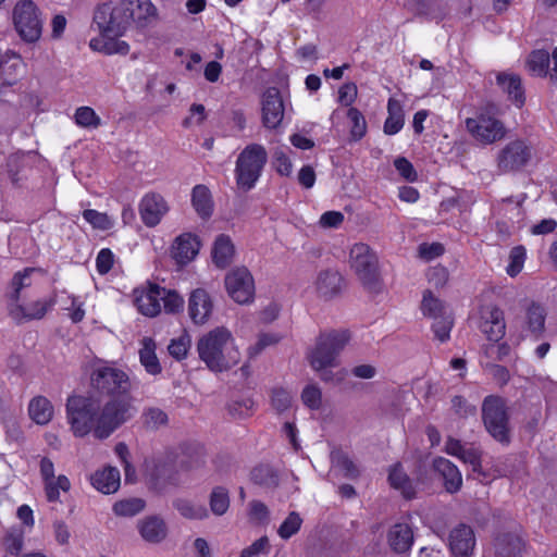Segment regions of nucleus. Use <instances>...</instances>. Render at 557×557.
<instances>
[{"label":"nucleus","mask_w":557,"mask_h":557,"mask_svg":"<svg viewBox=\"0 0 557 557\" xmlns=\"http://www.w3.org/2000/svg\"><path fill=\"white\" fill-rule=\"evenodd\" d=\"M121 475L115 467L107 466L90 475L91 485L102 494H113L120 487Z\"/></svg>","instance_id":"393cba45"},{"label":"nucleus","mask_w":557,"mask_h":557,"mask_svg":"<svg viewBox=\"0 0 557 557\" xmlns=\"http://www.w3.org/2000/svg\"><path fill=\"white\" fill-rule=\"evenodd\" d=\"M114 261L115 256L110 248L100 249L96 258V270L98 274H108L112 270Z\"/></svg>","instance_id":"0e129e2a"},{"label":"nucleus","mask_w":557,"mask_h":557,"mask_svg":"<svg viewBox=\"0 0 557 557\" xmlns=\"http://www.w3.org/2000/svg\"><path fill=\"white\" fill-rule=\"evenodd\" d=\"M250 480L253 484L268 488L276 487L280 481L276 471L267 465L256 466L250 472Z\"/></svg>","instance_id":"ea45409f"},{"label":"nucleus","mask_w":557,"mask_h":557,"mask_svg":"<svg viewBox=\"0 0 557 557\" xmlns=\"http://www.w3.org/2000/svg\"><path fill=\"white\" fill-rule=\"evenodd\" d=\"M268 162V152L261 144L247 145L237 156L234 175L237 188L244 193L253 189Z\"/></svg>","instance_id":"423d86ee"},{"label":"nucleus","mask_w":557,"mask_h":557,"mask_svg":"<svg viewBox=\"0 0 557 557\" xmlns=\"http://www.w3.org/2000/svg\"><path fill=\"white\" fill-rule=\"evenodd\" d=\"M350 267L362 286L370 293L382 290L379 258L371 247L363 243L355 244L349 253Z\"/></svg>","instance_id":"0eeeda50"},{"label":"nucleus","mask_w":557,"mask_h":557,"mask_svg":"<svg viewBox=\"0 0 557 557\" xmlns=\"http://www.w3.org/2000/svg\"><path fill=\"white\" fill-rule=\"evenodd\" d=\"M497 85L507 94L508 99L517 107L525 103L524 88L521 78L517 74L499 73L496 77Z\"/></svg>","instance_id":"5701e85b"},{"label":"nucleus","mask_w":557,"mask_h":557,"mask_svg":"<svg viewBox=\"0 0 557 557\" xmlns=\"http://www.w3.org/2000/svg\"><path fill=\"white\" fill-rule=\"evenodd\" d=\"M173 507L182 517L189 520H203L209 517V511L205 505L195 504L186 498H176Z\"/></svg>","instance_id":"4c0bfd02"},{"label":"nucleus","mask_w":557,"mask_h":557,"mask_svg":"<svg viewBox=\"0 0 557 557\" xmlns=\"http://www.w3.org/2000/svg\"><path fill=\"white\" fill-rule=\"evenodd\" d=\"M75 123L85 128H97L101 125V120L90 107H79L75 111Z\"/></svg>","instance_id":"603ef678"},{"label":"nucleus","mask_w":557,"mask_h":557,"mask_svg":"<svg viewBox=\"0 0 557 557\" xmlns=\"http://www.w3.org/2000/svg\"><path fill=\"white\" fill-rule=\"evenodd\" d=\"M420 310L423 317L429 319L438 318L446 313L451 312L446 302L441 298L434 296L431 289H425L422 293V300L420 304Z\"/></svg>","instance_id":"e433bc0d"},{"label":"nucleus","mask_w":557,"mask_h":557,"mask_svg":"<svg viewBox=\"0 0 557 557\" xmlns=\"http://www.w3.org/2000/svg\"><path fill=\"white\" fill-rule=\"evenodd\" d=\"M5 552L11 556H18L24 546V532L20 529H10L3 537Z\"/></svg>","instance_id":"8fccbe9b"},{"label":"nucleus","mask_w":557,"mask_h":557,"mask_svg":"<svg viewBox=\"0 0 557 557\" xmlns=\"http://www.w3.org/2000/svg\"><path fill=\"white\" fill-rule=\"evenodd\" d=\"M207 119L206 108L201 103H193L189 108V115L186 116L182 126L184 128H189L193 124L200 125Z\"/></svg>","instance_id":"338daca9"},{"label":"nucleus","mask_w":557,"mask_h":557,"mask_svg":"<svg viewBox=\"0 0 557 557\" xmlns=\"http://www.w3.org/2000/svg\"><path fill=\"white\" fill-rule=\"evenodd\" d=\"M197 351L201 361L213 372H223L239 361V351L234 347L231 332L215 327L199 338Z\"/></svg>","instance_id":"20e7f679"},{"label":"nucleus","mask_w":557,"mask_h":557,"mask_svg":"<svg viewBox=\"0 0 557 557\" xmlns=\"http://www.w3.org/2000/svg\"><path fill=\"white\" fill-rule=\"evenodd\" d=\"M431 329L434 333L436 339L441 343H445L450 338V332L454 326V315L453 312L446 313L444 315H440L438 318L432 319Z\"/></svg>","instance_id":"c03bdc74"},{"label":"nucleus","mask_w":557,"mask_h":557,"mask_svg":"<svg viewBox=\"0 0 557 557\" xmlns=\"http://www.w3.org/2000/svg\"><path fill=\"white\" fill-rule=\"evenodd\" d=\"M347 117L350 122V139L352 141L361 140L367 134V122L361 111L355 107L347 110Z\"/></svg>","instance_id":"79ce46f5"},{"label":"nucleus","mask_w":557,"mask_h":557,"mask_svg":"<svg viewBox=\"0 0 557 557\" xmlns=\"http://www.w3.org/2000/svg\"><path fill=\"white\" fill-rule=\"evenodd\" d=\"M39 473L44 484V492L48 503L60 502V492H70L72 484L65 474H54V463L49 457L39 461Z\"/></svg>","instance_id":"ddd939ff"},{"label":"nucleus","mask_w":557,"mask_h":557,"mask_svg":"<svg viewBox=\"0 0 557 557\" xmlns=\"http://www.w3.org/2000/svg\"><path fill=\"white\" fill-rule=\"evenodd\" d=\"M482 419L488 434L497 442L510 443L509 416L504 399L490 395L482 404Z\"/></svg>","instance_id":"6e6552de"},{"label":"nucleus","mask_w":557,"mask_h":557,"mask_svg":"<svg viewBox=\"0 0 557 557\" xmlns=\"http://www.w3.org/2000/svg\"><path fill=\"white\" fill-rule=\"evenodd\" d=\"M139 533L145 541L159 543L166 536L165 522L156 516L148 517L140 522Z\"/></svg>","instance_id":"c9c22d12"},{"label":"nucleus","mask_w":557,"mask_h":557,"mask_svg":"<svg viewBox=\"0 0 557 557\" xmlns=\"http://www.w3.org/2000/svg\"><path fill=\"white\" fill-rule=\"evenodd\" d=\"M234 255L235 247L231 237L225 234L216 236L211 251L214 265L220 269L227 268L232 263Z\"/></svg>","instance_id":"2f4dec72"},{"label":"nucleus","mask_w":557,"mask_h":557,"mask_svg":"<svg viewBox=\"0 0 557 557\" xmlns=\"http://www.w3.org/2000/svg\"><path fill=\"white\" fill-rule=\"evenodd\" d=\"M302 518L296 511H290L277 529L282 540H288L297 534L302 525Z\"/></svg>","instance_id":"09e8293b"},{"label":"nucleus","mask_w":557,"mask_h":557,"mask_svg":"<svg viewBox=\"0 0 557 557\" xmlns=\"http://www.w3.org/2000/svg\"><path fill=\"white\" fill-rule=\"evenodd\" d=\"M428 282L436 289L443 288L449 278V272L447 268L442 264L432 267L426 272Z\"/></svg>","instance_id":"680f3d73"},{"label":"nucleus","mask_w":557,"mask_h":557,"mask_svg":"<svg viewBox=\"0 0 557 557\" xmlns=\"http://www.w3.org/2000/svg\"><path fill=\"white\" fill-rule=\"evenodd\" d=\"M168 211V203L160 194L149 193L140 200L139 214L147 227L157 226Z\"/></svg>","instance_id":"f3484780"},{"label":"nucleus","mask_w":557,"mask_h":557,"mask_svg":"<svg viewBox=\"0 0 557 557\" xmlns=\"http://www.w3.org/2000/svg\"><path fill=\"white\" fill-rule=\"evenodd\" d=\"M449 549L454 557H468L475 546V536L471 527L460 523L455 527L448 539Z\"/></svg>","instance_id":"6ab92c4d"},{"label":"nucleus","mask_w":557,"mask_h":557,"mask_svg":"<svg viewBox=\"0 0 557 557\" xmlns=\"http://www.w3.org/2000/svg\"><path fill=\"white\" fill-rule=\"evenodd\" d=\"M527 259V249L522 245H518L511 248L509 253V263L506 268V272L510 277L517 276L523 269Z\"/></svg>","instance_id":"3c124183"},{"label":"nucleus","mask_w":557,"mask_h":557,"mask_svg":"<svg viewBox=\"0 0 557 557\" xmlns=\"http://www.w3.org/2000/svg\"><path fill=\"white\" fill-rule=\"evenodd\" d=\"M284 102L276 87H269L262 95L261 120L268 129H276L284 117Z\"/></svg>","instance_id":"4468645a"},{"label":"nucleus","mask_w":557,"mask_h":557,"mask_svg":"<svg viewBox=\"0 0 557 557\" xmlns=\"http://www.w3.org/2000/svg\"><path fill=\"white\" fill-rule=\"evenodd\" d=\"M550 55L546 50H534L527 60L529 72L539 77H545L548 73Z\"/></svg>","instance_id":"58836bf2"},{"label":"nucleus","mask_w":557,"mask_h":557,"mask_svg":"<svg viewBox=\"0 0 557 557\" xmlns=\"http://www.w3.org/2000/svg\"><path fill=\"white\" fill-rule=\"evenodd\" d=\"M191 206L202 220H208L213 213V199L210 189L198 184L191 190Z\"/></svg>","instance_id":"72a5a7b5"},{"label":"nucleus","mask_w":557,"mask_h":557,"mask_svg":"<svg viewBox=\"0 0 557 557\" xmlns=\"http://www.w3.org/2000/svg\"><path fill=\"white\" fill-rule=\"evenodd\" d=\"M350 339L348 330L321 333L315 348L309 355L311 367L321 372V380L333 381V373L327 368L336 366V358Z\"/></svg>","instance_id":"39448f33"},{"label":"nucleus","mask_w":557,"mask_h":557,"mask_svg":"<svg viewBox=\"0 0 557 557\" xmlns=\"http://www.w3.org/2000/svg\"><path fill=\"white\" fill-rule=\"evenodd\" d=\"M481 331L490 342H499L506 334L504 311L496 305H488L481 310Z\"/></svg>","instance_id":"dca6fc26"},{"label":"nucleus","mask_w":557,"mask_h":557,"mask_svg":"<svg viewBox=\"0 0 557 557\" xmlns=\"http://www.w3.org/2000/svg\"><path fill=\"white\" fill-rule=\"evenodd\" d=\"M55 294H53L47 299H39L33 301L27 306V310L24 313V315L28 320H40L47 314L48 311H50L55 306Z\"/></svg>","instance_id":"a18cd8bd"},{"label":"nucleus","mask_w":557,"mask_h":557,"mask_svg":"<svg viewBox=\"0 0 557 557\" xmlns=\"http://www.w3.org/2000/svg\"><path fill=\"white\" fill-rule=\"evenodd\" d=\"M206 462L205 446L199 443H184L181 446L180 468L185 471L201 468Z\"/></svg>","instance_id":"cd10ccee"},{"label":"nucleus","mask_w":557,"mask_h":557,"mask_svg":"<svg viewBox=\"0 0 557 557\" xmlns=\"http://www.w3.org/2000/svg\"><path fill=\"white\" fill-rule=\"evenodd\" d=\"M200 247L201 243L196 234L183 233L175 238L171 255L177 264L186 265L196 258Z\"/></svg>","instance_id":"a211bd4d"},{"label":"nucleus","mask_w":557,"mask_h":557,"mask_svg":"<svg viewBox=\"0 0 557 557\" xmlns=\"http://www.w3.org/2000/svg\"><path fill=\"white\" fill-rule=\"evenodd\" d=\"M16 32L27 42H35L41 36L42 23L37 5L32 0H21L13 9Z\"/></svg>","instance_id":"1a4fd4ad"},{"label":"nucleus","mask_w":557,"mask_h":557,"mask_svg":"<svg viewBox=\"0 0 557 557\" xmlns=\"http://www.w3.org/2000/svg\"><path fill=\"white\" fill-rule=\"evenodd\" d=\"M387 117L384 121L383 132L388 136L398 134L405 125L404 103L395 97L387 100Z\"/></svg>","instance_id":"c85d7f7f"},{"label":"nucleus","mask_w":557,"mask_h":557,"mask_svg":"<svg viewBox=\"0 0 557 557\" xmlns=\"http://www.w3.org/2000/svg\"><path fill=\"white\" fill-rule=\"evenodd\" d=\"M225 288L228 296L239 305L249 304L255 298V280L245 267L235 268L226 274Z\"/></svg>","instance_id":"9b49d317"},{"label":"nucleus","mask_w":557,"mask_h":557,"mask_svg":"<svg viewBox=\"0 0 557 557\" xmlns=\"http://www.w3.org/2000/svg\"><path fill=\"white\" fill-rule=\"evenodd\" d=\"M387 481L389 486L399 491L405 499L411 500L416 497V487L405 472L401 462L398 461L389 467Z\"/></svg>","instance_id":"b1692460"},{"label":"nucleus","mask_w":557,"mask_h":557,"mask_svg":"<svg viewBox=\"0 0 557 557\" xmlns=\"http://www.w3.org/2000/svg\"><path fill=\"white\" fill-rule=\"evenodd\" d=\"M90 387L100 397H108L107 401H124L127 404L128 420L134 414L132 405V382L126 371L115 366V362L99 361L90 373Z\"/></svg>","instance_id":"7ed1b4c3"},{"label":"nucleus","mask_w":557,"mask_h":557,"mask_svg":"<svg viewBox=\"0 0 557 557\" xmlns=\"http://www.w3.org/2000/svg\"><path fill=\"white\" fill-rule=\"evenodd\" d=\"M146 503L141 498H128L116 502L113 511L116 516L133 517L144 510Z\"/></svg>","instance_id":"49530a36"},{"label":"nucleus","mask_w":557,"mask_h":557,"mask_svg":"<svg viewBox=\"0 0 557 557\" xmlns=\"http://www.w3.org/2000/svg\"><path fill=\"white\" fill-rule=\"evenodd\" d=\"M433 469L443 479L446 492L455 494L462 486V475L456 465L444 457H436L433 460Z\"/></svg>","instance_id":"412c9836"},{"label":"nucleus","mask_w":557,"mask_h":557,"mask_svg":"<svg viewBox=\"0 0 557 557\" xmlns=\"http://www.w3.org/2000/svg\"><path fill=\"white\" fill-rule=\"evenodd\" d=\"M161 305L166 313H176L182 310L184 300L177 292L164 287Z\"/></svg>","instance_id":"052dcab7"},{"label":"nucleus","mask_w":557,"mask_h":557,"mask_svg":"<svg viewBox=\"0 0 557 557\" xmlns=\"http://www.w3.org/2000/svg\"><path fill=\"white\" fill-rule=\"evenodd\" d=\"M344 278L337 271H322L315 282L317 293L325 300L332 299L341 293Z\"/></svg>","instance_id":"a878e982"},{"label":"nucleus","mask_w":557,"mask_h":557,"mask_svg":"<svg viewBox=\"0 0 557 557\" xmlns=\"http://www.w3.org/2000/svg\"><path fill=\"white\" fill-rule=\"evenodd\" d=\"M65 407L75 437H85L92 432L96 438L106 440L128 421V406L120 400L106 401L101 407L92 396L72 395Z\"/></svg>","instance_id":"f257e3e1"},{"label":"nucleus","mask_w":557,"mask_h":557,"mask_svg":"<svg viewBox=\"0 0 557 557\" xmlns=\"http://www.w3.org/2000/svg\"><path fill=\"white\" fill-rule=\"evenodd\" d=\"M270 543L268 536L263 535L256 540L251 545L240 552L239 557H259L261 554H268Z\"/></svg>","instance_id":"774afa93"},{"label":"nucleus","mask_w":557,"mask_h":557,"mask_svg":"<svg viewBox=\"0 0 557 557\" xmlns=\"http://www.w3.org/2000/svg\"><path fill=\"white\" fill-rule=\"evenodd\" d=\"M545 308L536 301H531L525 309V324L535 341L542 337L545 331Z\"/></svg>","instance_id":"473e14b6"},{"label":"nucleus","mask_w":557,"mask_h":557,"mask_svg":"<svg viewBox=\"0 0 557 557\" xmlns=\"http://www.w3.org/2000/svg\"><path fill=\"white\" fill-rule=\"evenodd\" d=\"M191 346V339L188 334H183L177 338H173L169 346L168 351L171 357L177 361L186 359Z\"/></svg>","instance_id":"5fc2aeb1"},{"label":"nucleus","mask_w":557,"mask_h":557,"mask_svg":"<svg viewBox=\"0 0 557 557\" xmlns=\"http://www.w3.org/2000/svg\"><path fill=\"white\" fill-rule=\"evenodd\" d=\"M304 405L312 410H318L322 404L321 389L315 385H307L301 393Z\"/></svg>","instance_id":"69168bd1"},{"label":"nucleus","mask_w":557,"mask_h":557,"mask_svg":"<svg viewBox=\"0 0 557 557\" xmlns=\"http://www.w3.org/2000/svg\"><path fill=\"white\" fill-rule=\"evenodd\" d=\"M163 293L164 287L148 282L146 286L134 290L135 306L141 314L150 318L157 317L162 309L161 298Z\"/></svg>","instance_id":"2eb2a0df"},{"label":"nucleus","mask_w":557,"mask_h":557,"mask_svg":"<svg viewBox=\"0 0 557 557\" xmlns=\"http://www.w3.org/2000/svg\"><path fill=\"white\" fill-rule=\"evenodd\" d=\"M54 413V408L51 401L45 396H35L28 404L29 418L39 425L48 424Z\"/></svg>","instance_id":"f704fd0d"},{"label":"nucleus","mask_w":557,"mask_h":557,"mask_svg":"<svg viewBox=\"0 0 557 557\" xmlns=\"http://www.w3.org/2000/svg\"><path fill=\"white\" fill-rule=\"evenodd\" d=\"M82 215L84 220L96 230L109 231L113 226V221L104 212H99L95 209H85Z\"/></svg>","instance_id":"864d4df0"},{"label":"nucleus","mask_w":557,"mask_h":557,"mask_svg":"<svg viewBox=\"0 0 557 557\" xmlns=\"http://www.w3.org/2000/svg\"><path fill=\"white\" fill-rule=\"evenodd\" d=\"M394 166L398 174L407 182L414 183L418 181V172L413 164L405 157H397L394 160Z\"/></svg>","instance_id":"e2e57ef3"},{"label":"nucleus","mask_w":557,"mask_h":557,"mask_svg":"<svg viewBox=\"0 0 557 557\" xmlns=\"http://www.w3.org/2000/svg\"><path fill=\"white\" fill-rule=\"evenodd\" d=\"M89 47L92 51L101 52L106 55H126L129 52V45L125 40H120L113 35H100L91 38Z\"/></svg>","instance_id":"bb28decb"},{"label":"nucleus","mask_w":557,"mask_h":557,"mask_svg":"<svg viewBox=\"0 0 557 557\" xmlns=\"http://www.w3.org/2000/svg\"><path fill=\"white\" fill-rule=\"evenodd\" d=\"M157 344L152 337H144L140 341V348L138 351L139 362L145 371L150 375H158L162 372V366L157 356Z\"/></svg>","instance_id":"7c9ffc66"},{"label":"nucleus","mask_w":557,"mask_h":557,"mask_svg":"<svg viewBox=\"0 0 557 557\" xmlns=\"http://www.w3.org/2000/svg\"><path fill=\"white\" fill-rule=\"evenodd\" d=\"M459 459L471 466L472 471L485 476L482 470V451L476 447H465Z\"/></svg>","instance_id":"bf43d9fd"},{"label":"nucleus","mask_w":557,"mask_h":557,"mask_svg":"<svg viewBox=\"0 0 557 557\" xmlns=\"http://www.w3.org/2000/svg\"><path fill=\"white\" fill-rule=\"evenodd\" d=\"M386 539L394 553L406 554L413 545V531L408 523L397 522L389 528Z\"/></svg>","instance_id":"4be33fe9"},{"label":"nucleus","mask_w":557,"mask_h":557,"mask_svg":"<svg viewBox=\"0 0 557 557\" xmlns=\"http://www.w3.org/2000/svg\"><path fill=\"white\" fill-rule=\"evenodd\" d=\"M34 272L44 273V270L41 268H25L22 271H17L16 273H14L11 280V285L13 288V293L11 296L12 300H18L21 290L24 287L30 285V282L28 280Z\"/></svg>","instance_id":"de8ad7c7"},{"label":"nucleus","mask_w":557,"mask_h":557,"mask_svg":"<svg viewBox=\"0 0 557 557\" xmlns=\"http://www.w3.org/2000/svg\"><path fill=\"white\" fill-rule=\"evenodd\" d=\"M272 165L281 176H289L293 172V163L289 156L282 148H277L272 157Z\"/></svg>","instance_id":"6e6d98bb"},{"label":"nucleus","mask_w":557,"mask_h":557,"mask_svg":"<svg viewBox=\"0 0 557 557\" xmlns=\"http://www.w3.org/2000/svg\"><path fill=\"white\" fill-rule=\"evenodd\" d=\"M497 552L503 557H516L522 550V540L513 534L506 533L497 537Z\"/></svg>","instance_id":"a19ab883"},{"label":"nucleus","mask_w":557,"mask_h":557,"mask_svg":"<svg viewBox=\"0 0 557 557\" xmlns=\"http://www.w3.org/2000/svg\"><path fill=\"white\" fill-rule=\"evenodd\" d=\"M532 157V148L522 139L509 141L497 154V168L502 173L518 172Z\"/></svg>","instance_id":"f8f14e48"},{"label":"nucleus","mask_w":557,"mask_h":557,"mask_svg":"<svg viewBox=\"0 0 557 557\" xmlns=\"http://www.w3.org/2000/svg\"><path fill=\"white\" fill-rule=\"evenodd\" d=\"M158 20V10L151 0H110L99 4L94 22L100 35L123 36L132 24L144 29Z\"/></svg>","instance_id":"f03ea898"},{"label":"nucleus","mask_w":557,"mask_h":557,"mask_svg":"<svg viewBox=\"0 0 557 557\" xmlns=\"http://www.w3.org/2000/svg\"><path fill=\"white\" fill-rule=\"evenodd\" d=\"M24 69L22 58L15 52H7L0 60V81L7 86H13L21 77Z\"/></svg>","instance_id":"c756f323"},{"label":"nucleus","mask_w":557,"mask_h":557,"mask_svg":"<svg viewBox=\"0 0 557 557\" xmlns=\"http://www.w3.org/2000/svg\"><path fill=\"white\" fill-rule=\"evenodd\" d=\"M331 459L332 462L344 472L345 476L351 479L358 476L359 471L348 455L342 451H336L331 454Z\"/></svg>","instance_id":"4d7b16f0"},{"label":"nucleus","mask_w":557,"mask_h":557,"mask_svg":"<svg viewBox=\"0 0 557 557\" xmlns=\"http://www.w3.org/2000/svg\"><path fill=\"white\" fill-rule=\"evenodd\" d=\"M465 125L471 136L484 145L494 144L506 135L504 123L487 111H481L474 117H467Z\"/></svg>","instance_id":"9d476101"},{"label":"nucleus","mask_w":557,"mask_h":557,"mask_svg":"<svg viewBox=\"0 0 557 557\" xmlns=\"http://www.w3.org/2000/svg\"><path fill=\"white\" fill-rule=\"evenodd\" d=\"M213 311V302L209 293L203 288L194 289L188 298V314L195 324L208 322Z\"/></svg>","instance_id":"aec40b11"},{"label":"nucleus","mask_w":557,"mask_h":557,"mask_svg":"<svg viewBox=\"0 0 557 557\" xmlns=\"http://www.w3.org/2000/svg\"><path fill=\"white\" fill-rule=\"evenodd\" d=\"M210 510L215 516L224 515L230 508V494L223 486H215L209 497Z\"/></svg>","instance_id":"37998d69"},{"label":"nucleus","mask_w":557,"mask_h":557,"mask_svg":"<svg viewBox=\"0 0 557 557\" xmlns=\"http://www.w3.org/2000/svg\"><path fill=\"white\" fill-rule=\"evenodd\" d=\"M271 405L277 413H283L292 406L290 393L282 387H275L271 393Z\"/></svg>","instance_id":"13d9d810"}]
</instances>
